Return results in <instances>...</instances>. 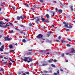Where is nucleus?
I'll list each match as a JSON object with an SVG mask.
<instances>
[{"label":"nucleus","mask_w":75,"mask_h":75,"mask_svg":"<svg viewBox=\"0 0 75 75\" xmlns=\"http://www.w3.org/2000/svg\"><path fill=\"white\" fill-rule=\"evenodd\" d=\"M9 47L11 49V48H13V46L11 45H10L9 46Z\"/></svg>","instance_id":"bb28decb"},{"label":"nucleus","mask_w":75,"mask_h":75,"mask_svg":"<svg viewBox=\"0 0 75 75\" xmlns=\"http://www.w3.org/2000/svg\"><path fill=\"white\" fill-rule=\"evenodd\" d=\"M26 17V16H24V15H22L20 17L19 16H17L16 18L17 20H20V18L21 19V20H23V19H24V18Z\"/></svg>","instance_id":"423d86ee"},{"label":"nucleus","mask_w":75,"mask_h":75,"mask_svg":"<svg viewBox=\"0 0 75 75\" xmlns=\"http://www.w3.org/2000/svg\"><path fill=\"white\" fill-rule=\"evenodd\" d=\"M50 13L53 16H54V14H55V12H53L52 11H50Z\"/></svg>","instance_id":"f8f14e48"},{"label":"nucleus","mask_w":75,"mask_h":75,"mask_svg":"<svg viewBox=\"0 0 75 75\" xmlns=\"http://www.w3.org/2000/svg\"><path fill=\"white\" fill-rule=\"evenodd\" d=\"M33 7H34V8H37V7H36V5L35 4L33 6Z\"/></svg>","instance_id":"72a5a7b5"},{"label":"nucleus","mask_w":75,"mask_h":75,"mask_svg":"<svg viewBox=\"0 0 75 75\" xmlns=\"http://www.w3.org/2000/svg\"><path fill=\"white\" fill-rule=\"evenodd\" d=\"M11 7H12V8H13V9H15V7L13 6H12Z\"/></svg>","instance_id":"37998d69"},{"label":"nucleus","mask_w":75,"mask_h":75,"mask_svg":"<svg viewBox=\"0 0 75 75\" xmlns=\"http://www.w3.org/2000/svg\"><path fill=\"white\" fill-rule=\"evenodd\" d=\"M56 42H60L59 40H56Z\"/></svg>","instance_id":"09e8293b"},{"label":"nucleus","mask_w":75,"mask_h":75,"mask_svg":"<svg viewBox=\"0 0 75 75\" xmlns=\"http://www.w3.org/2000/svg\"><path fill=\"white\" fill-rule=\"evenodd\" d=\"M31 54H32V53L31 52H27V55H31Z\"/></svg>","instance_id":"f3484780"},{"label":"nucleus","mask_w":75,"mask_h":75,"mask_svg":"<svg viewBox=\"0 0 75 75\" xmlns=\"http://www.w3.org/2000/svg\"><path fill=\"white\" fill-rule=\"evenodd\" d=\"M26 6L28 7V4H27L26 5Z\"/></svg>","instance_id":"338daca9"},{"label":"nucleus","mask_w":75,"mask_h":75,"mask_svg":"<svg viewBox=\"0 0 75 75\" xmlns=\"http://www.w3.org/2000/svg\"><path fill=\"white\" fill-rule=\"evenodd\" d=\"M19 26H20V27H22V28H25V26H24L23 25H19Z\"/></svg>","instance_id":"4468645a"},{"label":"nucleus","mask_w":75,"mask_h":75,"mask_svg":"<svg viewBox=\"0 0 75 75\" xmlns=\"http://www.w3.org/2000/svg\"><path fill=\"white\" fill-rule=\"evenodd\" d=\"M58 12L59 13H62V10L61 9H59V10Z\"/></svg>","instance_id":"6ab92c4d"},{"label":"nucleus","mask_w":75,"mask_h":75,"mask_svg":"<svg viewBox=\"0 0 75 75\" xmlns=\"http://www.w3.org/2000/svg\"><path fill=\"white\" fill-rule=\"evenodd\" d=\"M4 49V45H2L1 46V48H0V51L1 52L4 51L3 50Z\"/></svg>","instance_id":"1a4fd4ad"},{"label":"nucleus","mask_w":75,"mask_h":75,"mask_svg":"<svg viewBox=\"0 0 75 75\" xmlns=\"http://www.w3.org/2000/svg\"><path fill=\"white\" fill-rule=\"evenodd\" d=\"M57 74H58V75H59V71H57Z\"/></svg>","instance_id":"4c0bfd02"},{"label":"nucleus","mask_w":75,"mask_h":75,"mask_svg":"<svg viewBox=\"0 0 75 75\" xmlns=\"http://www.w3.org/2000/svg\"><path fill=\"white\" fill-rule=\"evenodd\" d=\"M14 45H16V46H17V45H18V44L16 43L14 44Z\"/></svg>","instance_id":"052dcab7"},{"label":"nucleus","mask_w":75,"mask_h":75,"mask_svg":"<svg viewBox=\"0 0 75 75\" xmlns=\"http://www.w3.org/2000/svg\"><path fill=\"white\" fill-rule=\"evenodd\" d=\"M4 39H5V41H10L11 40V38H8L7 37H5Z\"/></svg>","instance_id":"9d476101"},{"label":"nucleus","mask_w":75,"mask_h":75,"mask_svg":"<svg viewBox=\"0 0 75 75\" xmlns=\"http://www.w3.org/2000/svg\"><path fill=\"white\" fill-rule=\"evenodd\" d=\"M51 33L50 32H48V33L47 34V37H50V35H51Z\"/></svg>","instance_id":"a211bd4d"},{"label":"nucleus","mask_w":75,"mask_h":75,"mask_svg":"<svg viewBox=\"0 0 75 75\" xmlns=\"http://www.w3.org/2000/svg\"><path fill=\"white\" fill-rule=\"evenodd\" d=\"M51 66L52 67H53L54 68H55V66L54 64H52L51 65Z\"/></svg>","instance_id":"c756f323"},{"label":"nucleus","mask_w":75,"mask_h":75,"mask_svg":"<svg viewBox=\"0 0 75 75\" xmlns=\"http://www.w3.org/2000/svg\"><path fill=\"white\" fill-rule=\"evenodd\" d=\"M31 10H34V8L33 7L30 8Z\"/></svg>","instance_id":"79ce46f5"},{"label":"nucleus","mask_w":75,"mask_h":75,"mask_svg":"<svg viewBox=\"0 0 75 75\" xmlns=\"http://www.w3.org/2000/svg\"><path fill=\"white\" fill-rule=\"evenodd\" d=\"M41 17L42 18H43L44 17V16L43 15H42L41 16Z\"/></svg>","instance_id":"de8ad7c7"},{"label":"nucleus","mask_w":75,"mask_h":75,"mask_svg":"<svg viewBox=\"0 0 75 75\" xmlns=\"http://www.w3.org/2000/svg\"><path fill=\"white\" fill-rule=\"evenodd\" d=\"M21 59L23 60L25 62H27V59H29V61H31V62H32L33 61V60L31 58V57H21Z\"/></svg>","instance_id":"f03ea898"},{"label":"nucleus","mask_w":75,"mask_h":75,"mask_svg":"<svg viewBox=\"0 0 75 75\" xmlns=\"http://www.w3.org/2000/svg\"><path fill=\"white\" fill-rule=\"evenodd\" d=\"M73 8V6H71L70 7V8H71V11H72V12H73V10H74V9H73V8Z\"/></svg>","instance_id":"aec40b11"},{"label":"nucleus","mask_w":75,"mask_h":75,"mask_svg":"<svg viewBox=\"0 0 75 75\" xmlns=\"http://www.w3.org/2000/svg\"><path fill=\"white\" fill-rule=\"evenodd\" d=\"M1 24V25H4V24H5V23L3 22V21H0V27H2L4 28V26H2Z\"/></svg>","instance_id":"6e6552de"},{"label":"nucleus","mask_w":75,"mask_h":75,"mask_svg":"<svg viewBox=\"0 0 75 75\" xmlns=\"http://www.w3.org/2000/svg\"><path fill=\"white\" fill-rule=\"evenodd\" d=\"M29 25V26H32V25H33L31 23H30Z\"/></svg>","instance_id":"6e6d98bb"},{"label":"nucleus","mask_w":75,"mask_h":75,"mask_svg":"<svg viewBox=\"0 0 75 75\" xmlns=\"http://www.w3.org/2000/svg\"><path fill=\"white\" fill-rule=\"evenodd\" d=\"M40 1L41 3H44V1H43V0H40Z\"/></svg>","instance_id":"58836bf2"},{"label":"nucleus","mask_w":75,"mask_h":75,"mask_svg":"<svg viewBox=\"0 0 75 75\" xmlns=\"http://www.w3.org/2000/svg\"><path fill=\"white\" fill-rule=\"evenodd\" d=\"M54 9H55V10L56 11H57V12H58V11L59 10L57 8H54Z\"/></svg>","instance_id":"a878e982"},{"label":"nucleus","mask_w":75,"mask_h":75,"mask_svg":"<svg viewBox=\"0 0 75 75\" xmlns=\"http://www.w3.org/2000/svg\"><path fill=\"white\" fill-rule=\"evenodd\" d=\"M15 30H18L19 31H20L19 29L17 28H15Z\"/></svg>","instance_id":"69168bd1"},{"label":"nucleus","mask_w":75,"mask_h":75,"mask_svg":"<svg viewBox=\"0 0 75 75\" xmlns=\"http://www.w3.org/2000/svg\"><path fill=\"white\" fill-rule=\"evenodd\" d=\"M14 33V32L13 31V30H11V32L10 33V34H12V33Z\"/></svg>","instance_id":"f704fd0d"},{"label":"nucleus","mask_w":75,"mask_h":75,"mask_svg":"<svg viewBox=\"0 0 75 75\" xmlns=\"http://www.w3.org/2000/svg\"><path fill=\"white\" fill-rule=\"evenodd\" d=\"M22 42H26V40L25 39H23L22 40Z\"/></svg>","instance_id":"393cba45"},{"label":"nucleus","mask_w":75,"mask_h":75,"mask_svg":"<svg viewBox=\"0 0 75 75\" xmlns=\"http://www.w3.org/2000/svg\"><path fill=\"white\" fill-rule=\"evenodd\" d=\"M67 40H68V41H69L70 42H72V40H71L70 39H69V38H67Z\"/></svg>","instance_id":"cd10ccee"},{"label":"nucleus","mask_w":75,"mask_h":75,"mask_svg":"<svg viewBox=\"0 0 75 75\" xmlns=\"http://www.w3.org/2000/svg\"><path fill=\"white\" fill-rule=\"evenodd\" d=\"M4 54H5V55H8V54L6 52H4Z\"/></svg>","instance_id":"7c9ffc66"},{"label":"nucleus","mask_w":75,"mask_h":75,"mask_svg":"<svg viewBox=\"0 0 75 75\" xmlns=\"http://www.w3.org/2000/svg\"><path fill=\"white\" fill-rule=\"evenodd\" d=\"M61 38V36H59L58 37V39L59 40Z\"/></svg>","instance_id":"473e14b6"},{"label":"nucleus","mask_w":75,"mask_h":75,"mask_svg":"<svg viewBox=\"0 0 75 75\" xmlns=\"http://www.w3.org/2000/svg\"><path fill=\"white\" fill-rule=\"evenodd\" d=\"M4 59H8V58L7 57H4Z\"/></svg>","instance_id":"13d9d810"},{"label":"nucleus","mask_w":75,"mask_h":75,"mask_svg":"<svg viewBox=\"0 0 75 75\" xmlns=\"http://www.w3.org/2000/svg\"><path fill=\"white\" fill-rule=\"evenodd\" d=\"M20 33H21V34H24V33H25V32L23 31L20 32Z\"/></svg>","instance_id":"e433bc0d"},{"label":"nucleus","mask_w":75,"mask_h":75,"mask_svg":"<svg viewBox=\"0 0 75 75\" xmlns=\"http://www.w3.org/2000/svg\"><path fill=\"white\" fill-rule=\"evenodd\" d=\"M1 58H3V56H2V55H1L0 56Z\"/></svg>","instance_id":"e2e57ef3"},{"label":"nucleus","mask_w":75,"mask_h":75,"mask_svg":"<svg viewBox=\"0 0 75 75\" xmlns=\"http://www.w3.org/2000/svg\"><path fill=\"white\" fill-rule=\"evenodd\" d=\"M24 38L25 39V40H28V38H27L26 37H24Z\"/></svg>","instance_id":"0e129e2a"},{"label":"nucleus","mask_w":75,"mask_h":75,"mask_svg":"<svg viewBox=\"0 0 75 75\" xmlns=\"http://www.w3.org/2000/svg\"><path fill=\"white\" fill-rule=\"evenodd\" d=\"M52 59H51L50 60H48V62L50 63H51V62H52Z\"/></svg>","instance_id":"5701e85b"},{"label":"nucleus","mask_w":75,"mask_h":75,"mask_svg":"<svg viewBox=\"0 0 75 75\" xmlns=\"http://www.w3.org/2000/svg\"><path fill=\"white\" fill-rule=\"evenodd\" d=\"M45 22L46 23H49V21L48 20H47V21H46L45 20Z\"/></svg>","instance_id":"bf43d9fd"},{"label":"nucleus","mask_w":75,"mask_h":75,"mask_svg":"<svg viewBox=\"0 0 75 75\" xmlns=\"http://www.w3.org/2000/svg\"><path fill=\"white\" fill-rule=\"evenodd\" d=\"M27 52H24V54H25V55H27Z\"/></svg>","instance_id":"603ef678"},{"label":"nucleus","mask_w":75,"mask_h":75,"mask_svg":"<svg viewBox=\"0 0 75 75\" xmlns=\"http://www.w3.org/2000/svg\"><path fill=\"white\" fill-rule=\"evenodd\" d=\"M43 37L44 35H42V34H40L36 36V38L38 39H40V42H42V41H43L44 40H45V39L43 38Z\"/></svg>","instance_id":"f257e3e1"},{"label":"nucleus","mask_w":75,"mask_h":75,"mask_svg":"<svg viewBox=\"0 0 75 75\" xmlns=\"http://www.w3.org/2000/svg\"><path fill=\"white\" fill-rule=\"evenodd\" d=\"M70 31V30L69 29H67L66 30V31Z\"/></svg>","instance_id":"c03bdc74"},{"label":"nucleus","mask_w":75,"mask_h":75,"mask_svg":"<svg viewBox=\"0 0 75 75\" xmlns=\"http://www.w3.org/2000/svg\"><path fill=\"white\" fill-rule=\"evenodd\" d=\"M46 42H51V40H49L48 39H46Z\"/></svg>","instance_id":"ddd939ff"},{"label":"nucleus","mask_w":75,"mask_h":75,"mask_svg":"<svg viewBox=\"0 0 75 75\" xmlns=\"http://www.w3.org/2000/svg\"><path fill=\"white\" fill-rule=\"evenodd\" d=\"M69 54H70L69 53H66V54L67 55H69Z\"/></svg>","instance_id":"3c124183"},{"label":"nucleus","mask_w":75,"mask_h":75,"mask_svg":"<svg viewBox=\"0 0 75 75\" xmlns=\"http://www.w3.org/2000/svg\"><path fill=\"white\" fill-rule=\"evenodd\" d=\"M59 2L60 3V4L61 5V6H64V4L62 3V2H61V1H59Z\"/></svg>","instance_id":"412c9836"},{"label":"nucleus","mask_w":75,"mask_h":75,"mask_svg":"<svg viewBox=\"0 0 75 75\" xmlns=\"http://www.w3.org/2000/svg\"><path fill=\"white\" fill-rule=\"evenodd\" d=\"M53 61L54 62H57V60L56 59H54Z\"/></svg>","instance_id":"49530a36"},{"label":"nucleus","mask_w":75,"mask_h":75,"mask_svg":"<svg viewBox=\"0 0 75 75\" xmlns=\"http://www.w3.org/2000/svg\"><path fill=\"white\" fill-rule=\"evenodd\" d=\"M7 27H10V25L6 24L5 26H4V28H7Z\"/></svg>","instance_id":"2eb2a0df"},{"label":"nucleus","mask_w":75,"mask_h":75,"mask_svg":"<svg viewBox=\"0 0 75 75\" xmlns=\"http://www.w3.org/2000/svg\"><path fill=\"white\" fill-rule=\"evenodd\" d=\"M63 24L64 25V26L66 28H71L72 26V25H69V23H66L64 21L63 22Z\"/></svg>","instance_id":"7ed1b4c3"},{"label":"nucleus","mask_w":75,"mask_h":75,"mask_svg":"<svg viewBox=\"0 0 75 75\" xmlns=\"http://www.w3.org/2000/svg\"><path fill=\"white\" fill-rule=\"evenodd\" d=\"M48 71H44L43 72H42V73H45V74H46L47 73H48Z\"/></svg>","instance_id":"b1692460"},{"label":"nucleus","mask_w":75,"mask_h":75,"mask_svg":"<svg viewBox=\"0 0 75 75\" xmlns=\"http://www.w3.org/2000/svg\"><path fill=\"white\" fill-rule=\"evenodd\" d=\"M48 73H52V71L50 70L49 72L48 71Z\"/></svg>","instance_id":"8fccbe9b"},{"label":"nucleus","mask_w":75,"mask_h":75,"mask_svg":"<svg viewBox=\"0 0 75 75\" xmlns=\"http://www.w3.org/2000/svg\"><path fill=\"white\" fill-rule=\"evenodd\" d=\"M7 62L6 61V62H3V63L4 64H6V63H7Z\"/></svg>","instance_id":"5fc2aeb1"},{"label":"nucleus","mask_w":75,"mask_h":75,"mask_svg":"<svg viewBox=\"0 0 75 75\" xmlns=\"http://www.w3.org/2000/svg\"><path fill=\"white\" fill-rule=\"evenodd\" d=\"M5 21H6V22H8V18L6 19Z\"/></svg>","instance_id":"2f4dec72"},{"label":"nucleus","mask_w":75,"mask_h":75,"mask_svg":"<svg viewBox=\"0 0 75 75\" xmlns=\"http://www.w3.org/2000/svg\"><path fill=\"white\" fill-rule=\"evenodd\" d=\"M54 75H57V73H54Z\"/></svg>","instance_id":"774afa93"},{"label":"nucleus","mask_w":75,"mask_h":75,"mask_svg":"<svg viewBox=\"0 0 75 75\" xmlns=\"http://www.w3.org/2000/svg\"><path fill=\"white\" fill-rule=\"evenodd\" d=\"M33 63H31L30 64V67H33Z\"/></svg>","instance_id":"a19ab883"},{"label":"nucleus","mask_w":75,"mask_h":75,"mask_svg":"<svg viewBox=\"0 0 75 75\" xmlns=\"http://www.w3.org/2000/svg\"><path fill=\"white\" fill-rule=\"evenodd\" d=\"M66 46H67V47H70V45L69 44H68L66 45Z\"/></svg>","instance_id":"a18cd8bd"},{"label":"nucleus","mask_w":75,"mask_h":75,"mask_svg":"<svg viewBox=\"0 0 75 75\" xmlns=\"http://www.w3.org/2000/svg\"><path fill=\"white\" fill-rule=\"evenodd\" d=\"M0 69H1V71L2 72H3V71H4V69H3L1 68V67H0Z\"/></svg>","instance_id":"c9c22d12"},{"label":"nucleus","mask_w":75,"mask_h":75,"mask_svg":"<svg viewBox=\"0 0 75 75\" xmlns=\"http://www.w3.org/2000/svg\"><path fill=\"white\" fill-rule=\"evenodd\" d=\"M4 6V4L3 2H1V4H0V6H1V7H3Z\"/></svg>","instance_id":"4be33fe9"},{"label":"nucleus","mask_w":75,"mask_h":75,"mask_svg":"<svg viewBox=\"0 0 75 75\" xmlns=\"http://www.w3.org/2000/svg\"><path fill=\"white\" fill-rule=\"evenodd\" d=\"M9 61H12V59H11V58H9Z\"/></svg>","instance_id":"680f3d73"},{"label":"nucleus","mask_w":75,"mask_h":75,"mask_svg":"<svg viewBox=\"0 0 75 75\" xmlns=\"http://www.w3.org/2000/svg\"><path fill=\"white\" fill-rule=\"evenodd\" d=\"M18 75H30V73L29 72H25V73H24V71H22L21 72L19 71L18 73Z\"/></svg>","instance_id":"20e7f679"},{"label":"nucleus","mask_w":75,"mask_h":75,"mask_svg":"<svg viewBox=\"0 0 75 75\" xmlns=\"http://www.w3.org/2000/svg\"><path fill=\"white\" fill-rule=\"evenodd\" d=\"M45 17L47 19H48V20H50V19L49 18H50V16L48 14H47L45 15Z\"/></svg>","instance_id":"9b49d317"},{"label":"nucleus","mask_w":75,"mask_h":75,"mask_svg":"<svg viewBox=\"0 0 75 75\" xmlns=\"http://www.w3.org/2000/svg\"><path fill=\"white\" fill-rule=\"evenodd\" d=\"M9 65H12V63H11V62H10L9 64Z\"/></svg>","instance_id":"864d4df0"},{"label":"nucleus","mask_w":75,"mask_h":75,"mask_svg":"<svg viewBox=\"0 0 75 75\" xmlns=\"http://www.w3.org/2000/svg\"><path fill=\"white\" fill-rule=\"evenodd\" d=\"M33 18L35 20H36L35 21V22L36 23H37V24H39V23H38V21H40L41 19L40 18H38V17H33Z\"/></svg>","instance_id":"39448f33"},{"label":"nucleus","mask_w":75,"mask_h":75,"mask_svg":"<svg viewBox=\"0 0 75 75\" xmlns=\"http://www.w3.org/2000/svg\"><path fill=\"white\" fill-rule=\"evenodd\" d=\"M64 55H65V54H64V53H63L62 54V57H64Z\"/></svg>","instance_id":"ea45409f"},{"label":"nucleus","mask_w":75,"mask_h":75,"mask_svg":"<svg viewBox=\"0 0 75 75\" xmlns=\"http://www.w3.org/2000/svg\"><path fill=\"white\" fill-rule=\"evenodd\" d=\"M36 65H39V66H42L43 67L44 66H46V65H48V64L47 63V62H45L42 65H40V64L38 63H36Z\"/></svg>","instance_id":"0eeeda50"},{"label":"nucleus","mask_w":75,"mask_h":75,"mask_svg":"<svg viewBox=\"0 0 75 75\" xmlns=\"http://www.w3.org/2000/svg\"><path fill=\"white\" fill-rule=\"evenodd\" d=\"M42 22H45V18H42Z\"/></svg>","instance_id":"dca6fc26"},{"label":"nucleus","mask_w":75,"mask_h":75,"mask_svg":"<svg viewBox=\"0 0 75 75\" xmlns=\"http://www.w3.org/2000/svg\"><path fill=\"white\" fill-rule=\"evenodd\" d=\"M62 41H63V42H62V43L63 44H65V43H66V42H66L65 40H62Z\"/></svg>","instance_id":"c85d7f7f"},{"label":"nucleus","mask_w":75,"mask_h":75,"mask_svg":"<svg viewBox=\"0 0 75 75\" xmlns=\"http://www.w3.org/2000/svg\"><path fill=\"white\" fill-rule=\"evenodd\" d=\"M33 51L32 50H28V51Z\"/></svg>","instance_id":"4d7b16f0"}]
</instances>
